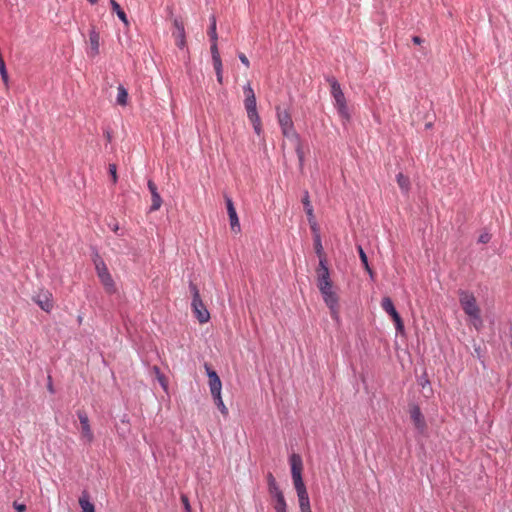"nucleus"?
Masks as SVG:
<instances>
[{
	"mask_svg": "<svg viewBox=\"0 0 512 512\" xmlns=\"http://www.w3.org/2000/svg\"><path fill=\"white\" fill-rule=\"evenodd\" d=\"M79 505L82 509V512H95L94 505L90 502L89 496L87 492H83L79 497Z\"/></svg>",
	"mask_w": 512,
	"mask_h": 512,
	"instance_id": "20",
	"label": "nucleus"
},
{
	"mask_svg": "<svg viewBox=\"0 0 512 512\" xmlns=\"http://www.w3.org/2000/svg\"><path fill=\"white\" fill-rule=\"evenodd\" d=\"M510 345L512 347V327L510 328Z\"/></svg>",
	"mask_w": 512,
	"mask_h": 512,
	"instance_id": "46",
	"label": "nucleus"
},
{
	"mask_svg": "<svg viewBox=\"0 0 512 512\" xmlns=\"http://www.w3.org/2000/svg\"><path fill=\"white\" fill-rule=\"evenodd\" d=\"M91 4L97 3L98 0H88Z\"/></svg>",
	"mask_w": 512,
	"mask_h": 512,
	"instance_id": "48",
	"label": "nucleus"
},
{
	"mask_svg": "<svg viewBox=\"0 0 512 512\" xmlns=\"http://www.w3.org/2000/svg\"><path fill=\"white\" fill-rule=\"evenodd\" d=\"M108 171H109V174H110V176L112 178L113 184H115L117 182V179H118L116 164H113V163L109 164Z\"/></svg>",
	"mask_w": 512,
	"mask_h": 512,
	"instance_id": "34",
	"label": "nucleus"
},
{
	"mask_svg": "<svg viewBox=\"0 0 512 512\" xmlns=\"http://www.w3.org/2000/svg\"><path fill=\"white\" fill-rule=\"evenodd\" d=\"M244 95H245L244 105H245L246 111L249 112V111L257 110L255 93L250 85H247L244 88Z\"/></svg>",
	"mask_w": 512,
	"mask_h": 512,
	"instance_id": "19",
	"label": "nucleus"
},
{
	"mask_svg": "<svg viewBox=\"0 0 512 512\" xmlns=\"http://www.w3.org/2000/svg\"><path fill=\"white\" fill-rule=\"evenodd\" d=\"M189 289L192 294L191 307L195 317L200 323L208 322L210 319V314L201 300L197 286L190 282Z\"/></svg>",
	"mask_w": 512,
	"mask_h": 512,
	"instance_id": "3",
	"label": "nucleus"
},
{
	"mask_svg": "<svg viewBox=\"0 0 512 512\" xmlns=\"http://www.w3.org/2000/svg\"><path fill=\"white\" fill-rule=\"evenodd\" d=\"M211 54H212L213 64L222 63L220 54L218 51L217 41L212 42V44H211Z\"/></svg>",
	"mask_w": 512,
	"mask_h": 512,
	"instance_id": "29",
	"label": "nucleus"
},
{
	"mask_svg": "<svg viewBox=\"0 0 512 512\" xmlns=\"http://www.w3.org/2000/svg\"><path fill=\"white\" fill-rule=\"evenodd\" d=\"M78 419L81 424V437L86 442H92L94 439L93 432L91 430L89 419L85 411L79 410L77 412Z\"/></svg>",
	"mask_w": 512,
	"mask_h": 512,
	"instance_id": "12",
	"label": "nucleus"
},
{
	"mask_svg": "<svg viewBox=\"0 0 512 512\" xmlns=\"http://www.w3.org/2000/svg\"><path fill=\"white\" fill-rule=\"evenodd\" d=\"M13 507L17 512H25L26 511V505L18 502L13 503Z\"/></svg>",
	"mask_w": 512,
	"mask_h": 512,
	"instance_id": "37",
	"label": "nucleus"
},
{
	"mask_svg": "<svg viewBox=\"0 0 512 512\" xmlns=\"http://www.w3.org/2000/svg\"><path fill=\"white\" fill-rule=\"evenodd\" d=\"M297 496H298L300 510H304V509L307 510L308 508H311L308 492L304 493V494H298Z\"/></svg>",
	"mask_w": 512,
	"mask_h": 512,
	"instance_id": "26",
	"label": "nucleus"
},
{
	"mask_svg": "<svg viewBox=\"0 0 512 512\" xmlns=\"http://www.w3.org/2000/svg\"><path fill=\"white\" fill-rule=\"evenodd\" d=\"M302 203H303L307 218L315 216L314 209L311 204L308 191H305L304 196L302 198Z\"/></svg>",
	"mask_w": 512,
	"mask_h": 512,
	"instance_id": "23",
	"label": "nucleus"
},
{
	"mask_svg": "<svg viewBox=\"0 0 512 512\" xmlns=\"http://www.w3.org/2000/svg\"><path fill=\"white\" fill-rule=\"evenodd\" d=\"M292 480H293V484H294L295 490L297 492V495L307 493V489L303 482L302 476L293 477Z\"/></svg>",
	"mask_w": 512,
	"mask_h": 512,
	"instance_id": "25",
	"label": "nucleus"
},
{
	"mask_svg": "<svg viewBox=\"0 0 512 512\" xmlns=\"http://www.w3.org/2000/svg\"><path fill=\"white\" fill-rule=\"evenodd\" d=\"M174 27L175 31L173 32V36L175 38V43L180 49H183L186 45L184 24L181 21L175 19Z\"/></svg>",
	"mask_w": 512,
	"mask_h": 512,
	"instance_id": "16",
	"label": "nucleus"
},
{
	"mask_svg": "<svg viewBox=\"0 0 512 512\" xmlns=\"http://www.w3.org/2000/svg\"><path fill=\"white\" fill-rule=\"evenodd\" d=\"M214 66V69H215V72H216V76H217V81L222 84L223 83V75H222V63H219V64H213Z\"/></svg>",
	"mask_w": 512,
	"mask_h": 512,
	"instance_id": "36",
	"label": "nucleus"
},
{
	"mask_svg": "<svg viewBox=\"0 0 512 512\" xmlns=\"http://www.w3.org/2000/svg\"><path fill=\"white\" fill-rule=\"evenodd\" d=\"M300 511H301V512H312V511H311V508H308L307 510H306V509H304V510H300Z\"/></svg>",
	"mask_w": 512,
	"mask_h": 512,
	"instance_id": "47",
	"label": "nucleus"
},
{
	"mask_svg": "<svg viewBox=\"0 0 512 512\" xmlns=\"http://www.w3.org/2000/svg\"><path fill=\"white\" fill-rule=\"evenodd\" d=\"M327 81L330 85L331 95L334 98L335 106L338 110V113L342 118L348 120L350 118V114L348 111L344 93L341 89L339 82L336 80L335 77H329Z\"/></svg>",
	"mask_w": 512,
	"mask_h": 512,
	"instance_id": "2",
	"label": "nucleus"
},
{
	"mask_svg": "<svg viewBox=\"0 0 512 512\" xmlns=\"http://www.w3.org/2000/svg\"><path fill=\"white\" fill-rule=\"evenodd\" d=\"M95 267H96L97 275H98L102 285L104 286L105 291L108 294L115 293L117 289H116L114 280L111 277L102 258H98V260L95 262Z\"/></svg>",
	"mask_w": 512,
	"mask_h": 512,
	"instance_id": "6",
	"label": "nucleus"
},
{
	"mask_svg": "<svg viewBox=\"0 0 512 512\" xmlns=\"http://www.w3.org/2000/svg\"><path fill=\"white\" fill-rule=\"evenodd\" d=\"M204 368L209 378L208 385L211 396H218L222 391V382L215 370H213L209 364L205 363Z\"/></svg>",
	"mask_w": 512,
	"mask_h": 512,
	"instance_id": "9",
	"label": "nucleus"
},
{
	"mask_svg": "<svg viewBox=\"0 0 512 512\" xmlns=\"http://www.w3.org/2000/svg\"><path fill=\"white\" fill-rule=\"evenodd\" d=\"M111 7L114 12H116L119 19L125 24L128 25V18L126 13L123 11V9L120 7V5L115 0H110Z\"/></svg>",
	"mask_w": 512,
	"mask_h": 512,
	"instance_id": "22",
	"label": "nucleus"
},
{
	"mask_svg": "<svg viewBox=\"0 0 512 512\" xmlns=\"http://www.w3.org/2000/svg\"><path fill=\"white\" fill-rule=\"evenodd\" d=\"M226 206H227V212H228V216H229V220H230L231 229L237 233L240 231V223H239V219H238L234 204L229 197H226Z\"/></svg>",
	"mask_w": 512,
	"mask_h": 512,
	"instance_id": "15",
	"label": "nucleus"
},
{
	"mask_svg": "<svg viewBox=\"0 0 512 512\" xmlns=\"http://www.w3.org/2000/svg\"><path fill=\"white\" fill-rule=\"evenodd\" d=\"M117 90V103L121 106H125L128 100V92L122 85H120Z\"/></svg>",
	"mask_w": 512,
	"mask_h": 512,
	"instance_id": "24",
	"label": "nucleus"
},
{
	"mask_svg": "<svg viewBox=\"0 0 512 512\" xmlns=\"http://www.w3.org/2000/svg\"><path fill=\"white\" fill-rule=\"evenodd\" d=\"M108 226L114 233L118 234V231L120 228H119V224L116 220H113L111 223L108 224Z\"/></svg>",
	"mask_w": 512,
	"mask_h": 512,
	"instance_id": "39",
	"label": "nucleus"
},
{
	"mask_svg": "<svg viewBox=\"0 0 512 512\" xmlns=\"http://www.w3.org/2000/svg\"><path fill=\"white\" fill-rule=\"evenodd\" d=\"M252 125H253L255 133L257 135H261V133H262V124H261V122L256 123V124H252Z\"/></svg>",
	"mask_w": 512,
	"mask_h": 512,
	"instance_id": "40",
	"label": "nucleus"
},
{
	"mask_svg": "<svg viewBox=\"0 0 512 512\" xmlns=\"http://www.w3.org/2000/svg\"><path fill=\"white\" fill-rule=\"evenodd\" d=\"M396 181L404 194H408L410 190V179L408 176L403 173H398L396 176Z\"/></svg>",
	"mask_w": 512,
	"mask_h": 512,
	"instance_id": "21",
	"label": "nucleus"
},
{
	"mask_svg": "<svg viewBox=\"0 0 512 512\" xmlns=\"http://www.w3.org/2000/svg\"><path fill=\"white\" fill-rule=\"evenodd\" d=\"M365 268L371 273L369 265H368V258H360Z\"/></svg>",
	"mask_w": 512,
	"mask_h": 512,
	"instance_id": "42",
	"label": "nucleus"
},
{
	"mask_svg": "<svg viewBox=\"0 0 512 512\" xmlns=\"http://www.w3.org/2000/svg\"><path fill=\"white\" fill-rule=\"evenodd\" d=\"M100 33L95 25H91L89 30V48L87 49V55L90 58H95L100 53Z\"/></svg>",
	"mask_w": 512,
	"mask_h": 512,
	"instance_id": "10",
	"label": "nucleus"
},
{
	"mask_svg": "<svg viewBox=\"0 0 512 512\" xmlns=\"http://www.w3.org/2000/svg\"><path fill=\"white\" fill-rule=\"evenodd\" d=\"M459 302L464 311L468 316L470 324L477 330H481L483 327V319L481 317V310L477 305L475 296L465 290L459 291Z\"/></svg>",
	"mask_w": 512,
	"mask_h": 512,
	"instance_id": "1",
	"label": "nucleus"
},
{
	"mask_svg": "<svg viewBox=\"0 0 512 512\" xmlns=\"http://www.w3.org/2000/svg\"><path fill=\"white\" fill-rule=\"evenodd\" d=\"M359 256H366L363 249L359 246Z\"/></svg>",
	"mask_w": 512,
	"mask_h": 512,
	"instance_id": "45",
	"label": "nucleus"
},
{
	"mask_svg": "<svg viewBox=\"0 0 512 512\" xmlns=\"http://www.w3.org/2000/svg\"><path fill=\"white\" fill-rule=\"evenodd\" d=\"M267 483H268L269 494L275 500L274 508L287 505L284 495H283L282 491L280 490V488L278 487L277 482L271 473H268V475H267Z\"/></svg>",
	"mask_w": 512,
	"mask_h": 512,
	"instance_id": "8",
	"label": "nucleus"
},
{
	"mask_svg": "<svg viewBox=\"0 0 512 512\" xmlns=\"http://www.w3.org/2000/svg\"><path fill=\"white\" fill-rule=\"evenodd\" d=\"M277 118L283 135L288 139L298 140V134L294 129L290 113L287 110H281L278 108Z\"/></svg>",
	"mask_w": 512,
	"mask_h": 512,
	"instance_id": "5",
	"label": "nucleus"
},
{
	"mask_svg": "<svg viewBox=\"0 0 512 512\" xmlns=\"http://www.w3.org/2000/svg\"><path fill=\"white\" fill-rule=\"evenodd\" d=\"M147 185H148V189L151 193V197H152V204H151L150 210L157 211L160 209V207L162 205L161 196L157 191L156 184L152 180H149Z\"/></svg>",
	"mask_w": 512,
	"mask_h": 512,
	"instance_id": "17",
	"label": "nucleus"
},
{
	"mask_svg": "<svg viewBox=\"0 0 512 512\" xmlns=\"http://www.w3.org/2000/svg\"><path fill=\"white\" fill-rule=\"evenodd\" d=\"M181 500H182V503H183V506H184L186 512H190L191 507H190V503H189L187 496L182 495Z\"/></svg>",
	"mask_w": 512,
	"mask_h": 512,
	"instance_id": "38",
	"label": "nucleus"
},
{
	"mask_svg": "<svg viewBox=\"0 0 512 512\" xmlns=\"http://www.w3.org/2000/svg\"><path fill=\"white\" fill-rule=\"evenodd\" d=\"M291 466V476L298 477L302 476L303 461L299 454L293 453L289 458Z\"/></svg>",
	"mask_w": 512,
	"mask_h": 512,
	"instance_id": "18",
	"label": "nucleus"
},
{
	"mask_svg": "<svg viewBox=\"0 0 512 512\" xmlns=\"http://www.w3.org/2000/svg\"><path fill=\"white\" fill-rule=\"evenodd\" d=\"M239 59L246 67H249V60L243 53L239 54Z\"/></svg>",
	"mask_w": 512,
	"mask_h": 512,
	"instance_id": "41",
	"label": "nucleus"
},
{
	"mask_svg": "<svg viewBox=\"0 0 512 512\" xmlns=\"http://www.w3.org/2000/svg\"><path fill=\"white\" fill-rule=\"evenodd\" d=\"M247 116H248V119L250 120V122L252 124H256V123L261 122V119L259 117V114H258L257 110L247 112Z\"/></svg>",
	"mask_w": 512,
	"mask_h": 512,
	"instance_id": "33",
	"label": "nucleus"
},
{
	"mask_svg": "<svg viewBox=\"0 0 512 512\" xmlns=\"http://www.w3.org/2000/svg\"><path fill=\"white\" fill-rule=\"evenodd\" d=\"M215 405L218 407V409L221 411L222 414L226 415L228 413V409L225 406L221 394L218 396H212Z\"/></svg>",
	"mask_w": 512,
	"mask_h": 512,
	"instance_id": "30",
	"label": "nucleus"
},
{
	"mask_svg": "<svg viewBox=\"0 0 512 512\" xmlns=\"http://www.w3.org/2000/svg\"><path fill=\"white\" fill-rule=\"evenodd\" d=\"M308 222H309L313 237H316V235L320 236V228L316 222L315 216L309 217Z\"/></svg>",
	"mask_w": 512,
	"mask_h": 512,
	"instance_id": "31",
	"label": "nucleus"
},
{
	"mask_svg": "<svg viewBox=\"0 0 512 512\" xmlns=\"http://www.w3.org/2000/svg\"><path fill=\"white\" fill-rule=\"evenodd\" d=\"M316 281L317 285H327L328 282H332L330 278L327 258H320L319 260L318 267L316 268Z\"/></svg>",
	"mask_w": 512,
	"mask_h": 512,
	"instance_id": "13",
	"label": "nucleus"
},
{
	"mask_svg": "<svg viewBox=\"0 0 512 512\" xmlns=\"http://www.w3.org/2000/svg\"><path fill=\"white\" fill-rule=\"evenodd\" d=\"M412 41H413L414 44H417V45L422 43V39L419 36H414L412 38Z\"/></svg>",
	"mask_w": 512,
	"mask_h": 512,
	"instance_id": "44",
	"label": "nucleus"
},
{
	"mask_svg": "<svg viewBox=\"0 0 512 512\" xmlns=\"http://www.w3.org/2000/svg\"><path fill=\"white\" fill-rule=\"evenodd\" d=\"M325 304L330 310L331 317L333 319L338 318V296L333 290L332 282H328L327 285H317Z\"/></svg>",
	"mask_w": 512,
	"mask_h": 512,
	"instance_id": "4",
	"label": "nucleus"
},
{
	"mask_svg": "<svg viewBox=\"0 0 512 512\" xmlns=\"http://www.w3.org/2000/svg\"><path fill=\"white\" fill-rule=\"evenodd\" d=\"M34 302L45 312L53 308L52 294L48 290H41L33 296Z\"/></svg>",
	"mask_w": 512,
	"mask_h": 512,
	"instance_id": "11",
	"label": "nucleus"
},
{
	"mask_svg": "<svg viewBox=\"0 0 512 512\" xmlns=\"http://www.w3.org/2000/svg\"><path fill=\"white\" fill-rule=\"evenodd\" d=\"M410 418L414 424V427L420 433H423L426 429V422H425V418L418 406L414 405L410 408Z\"/></svg>",
	"mask_w": 512,
	"mask_h": 512,
	"instance_id": "14",
	"label": "nucleus"
},
{
	"mask_svg": "<svg viewBox=\"0 0 512 512\" xmlns=\"http://www.w3.org/2000/svg\"><path fill=\"white\" fill-rule=\"evenodd\" d=\"M491 240V234L484 230L480 233L479 237H478V242L479 243H483V244H486L488 243L489 241Z\"/></svg>",
	"mask_w": 512,
	"mask_h": 512,
	"instance_id": "35",
	"label": "nucleus"
},
{
	"mask_svg": "<svg viewBox=\"0 0 512 512\" xmlns=\"http://www.w3.org/2000/svg\"><path fill=\"white\" fill-rule=\"evenodd\" d=\"M295 141H296L295 151H296V154L298 156L299 166H300V168H303L304 157H305V154H304V151H303V147H302V144H301L299 138H298V140H295Z\"/></svg>",
	"mask_w": 512,
	"mask_h": 512,
	"instance_id": "27",
	"label": "nucleus"
},
{
	"mask_svg": "<svg viewBox=\"0 0 512 512\" xmlns=\"http://www.w3.org/2000/svg\"><path fill=\"white\" fill-rule=\"evenodd\" d=\"M382 309L392 318L395 324V328L397 333L404 332V324L403 321L394 307V304L390 297H384L381 301Z\"/></svg>",
	"mask_w": 512,
	"mask_h": 512,
	"instance_id": "7",
	"label": "nucleus"
},
{
	"mask_svg": "<svg viewBox=\"0 0 512 512\" xmlns=\"http://www.w3.org/2000/svg\"><path fill=\"white\" fill-rule=\"evenodd\" d=\"M313 240H314V250L318 256H321L323 253L321 237L316 235V237H313Z\"/></svg>",
	"mask_w": 512,
	"mask_h": 512,
	"instance_id": "32",
	"label": "nucleus"
},
{
	"mask_svg": "<svg viewBox=\"0 0 512 512\" xmlns=\"http://www.w3.org/2000/svg\"><path fill=\"white\" fill-rule=\"evenodd\" d=\"M274 509L276 512H287V505L275 507Z\"/></svg>",
	"mask_w": 512,
	"mask_h": 512,
	"instance_id": "43",
	"label": "nucleus"
},
{
	"mask_svg": "<svg viewBox=\"0 0 512 512\" xmlns=\"http://www.w3.org/2000/svg\"><path fill=\"white\" fill-rule=\"evenodd\" d=\"M210 20H211V25H210L208 34L210 36L211 42H215L218 39L217 32H216V18H215V16H212L210 18Z\"/></svg>",
	"mask_w": 512,
	"mask_h": 512,
	"instance_id": "28",
	"label": "nucleus"
}]
</instances>
